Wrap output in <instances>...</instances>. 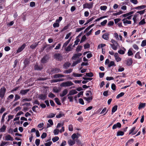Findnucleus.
I'll return each mask as SVG.
<instances>
[{
	"instance_id": "nucleus-45",
	"label": "nucleus",
	"mask_w": 146,
	"mask_h": 146,
	"mask_svg": "<svg viewBox=\"0 0 146 146\" xmlns=\"http://www.w3.org/2000/svg\"><path fill=\"white\" fill-rule=\"evenodd\" d=\"M115 64L114 62L113 61H111L109 64L108 65V66L109 67L112 66H115Z\"/></svg>"
},
{
	"instance_id": "nucleus-33",
	"label": "nucleus",
	"mask_w": 146,
	"mask_h": 146,
	"mask_svg": "<svg viewBox=\"0 0 146 146\" xmlns=\"http://www.w3.org/2000/svg\"><path fill=\"white\" fill-rule=\"evenodd\" d=\"M38 43L36 42L33 43L30 46V47L32 49H34L35 48L36 46L38 45Z\"/></svg>"
},
{
	"instance_id": "nucleus-36",
	"label": "nucleus",
	"mask_w": 146,
	"mask_h": 146,
	"mask_svg": "<svg viewBox=\"0 0 146 146\" xmlns=\"http://www.w3.org/2000/svg\"><path fill=\"white\" fill-rule=\"evenodd\" d=\"M124 95V93L123 92H121L116 97V99H119L120 98L123 96Z\"/></svg>"
},
{
	"instance_id": "nucleus-53",
	"label": "nucleus",
	"mask_w": 146,
	"mask_h": 146,
	"mask_svg": "<svg viewBox=\"0 0 146 146\" xmlns=\"http://www.w3.org/2000/svg\"><path fill=\"white\" fill-rule=\"evenodd\" d=\"M14 117V115H9L8 116V119L7 120V121L8 122L9 121L12 119Z\"/></svg>"
},
{
	"instance_id": "nucleus-16",
	"label": "nucleus",
	"mask_w": 146,
	"mask_h": 146,
	"mask_svg": "<svg viewBox=\"0 0 146 146\" xmlns=\"http://www.w3.org/2000/svg\"><path fill=\"white\" fill-rule=\"evenodd\" d=\"M65 76L64 75L58 74L54 75L53 76L54 78H62L64 77Z\"/></svg>"
},
{
	"instance_id": "nucleus-18",
	"label": "nucleus",
	"mask_w": 146,
	"mask_h": 146,
	"mask_svg": "<svg viewBox=\"0 0 146 146\" xmlns=\"http://www.w3.org/2000/svg\"><path fill=\"white\" fill-rule=\"evenodd\" d=\"M133 62V61L132 60V59L131 58H128L126 60V64L128 66H129L131 65Z\"/></svg>"
},
{
	"instance_id": "nucleus-24",
	"label": "nucleus",
	"mask_w": 146,
	"mask_h": 146,
	"mask_svg": "<svg viewBox=\"0 0 146 146\" xmlns=\"http://www.w3.org/2000/svg\"><path fill=\"white\" fill-rule=\"evenodd\" d=\"M133 13V11H131L126 14L122 15V16L123 17H125L129 16L131 15Z\"/></svg>"
},
{
	"instance_id": "nucleus-5",
	"label": "nucleus",
	"mask_w": 146,
	"mask_h": 146,
	"mask_svg": "<svg viewBox=\"0 0 146 146\" xmlns=\"http://www.w3.org/2000/svg\"><path fill=\"white\" fill-rule=\"evenodd\" d=\"M49 58V56L48 55H46L44 56L41 60V62L42 63H46Z\"/></svg>"
},
{
	"instance_id": "nucleus-61",
	"label": "nucleus",
	"mask_w": 146,
	"mask_h": 146,
	"mask_svg": "<svg viewBox=\"0 0 146 146\" xmlns=\"http://www.w3.org/2000/svg\"><path fill=\"white\" fill-rule=\"evenodd\" d=\"M127 54L129 56H130L133 55L132 52L130 49L128 50L127 52Z\"/></svg>"
},
{
	"instance_id": "nucleus-28",
	"label": "nucleus",
	"mask_w": 146,
	"mask_h": 146,
	"mask_svg": "<svg viewBox=\"0 0 146 146\" xmlns=\"http://www.w3.org/2000/svg\"><path fill=\"white\" fill-rule=\"evenodd\" d=\"M146 104L145 103H141L139 105L138 109H140L142 108H144Z\"/></svg>"
},
{
	"instance_id": "nucleus-17",
	"label": "nucleus",
	"mask_w": 146,
	"mask_h": 146,
	"mask_svg": "<svg viewBox=\"0 0 146 146\" xmlns=\"http://www.w3.org/2000/svg\"><path fill=\"white\" fill-rule=\"evenodd\" d=\"M65 80L64 78H60L56 79H53L51 80V82L54 83L59 82L63 81Z\"/></svg>"
},
{
	"instance_id": "nucleus-6",
	"label": "nucleus",
	"mask_w": 146,
	"mask_h": 146,
	"mask_svg": "<svg viewBox=\"0 0 146 146\" xmlns=\"http://www.w3.org/2000/svg\"><path fill=\"white\" fill-rule=\"evenodd\" d=\"M68 143L70 146L73 145L75 143V140L70 139L68 141Z\"/></svg>"
},
{
	"instance_id": "nucleus-1",
	"label": "nucleus",
	"mask_w": 146,
	"mask_h": 146,
	"mask_svg": "<svg viewBox=\"0 0 146 146\" xmlns=\"http://www.w3.org/2000/svg\"><path fill=\"white\" fill-rule=\"evenodd\" d=\"M74 84L71 81H68L62 82L60 84V86L61 87H66L72 86Z\"/></svg>"
},
{
	"instance_id": "nucleus-31",
	"label": "nucleus",
	"mask_w": 146,
	"mask_h": 146,
	"mask_svg": "<svg viewBox=\"0 0 146 146\" xmlns=\"http://www.w3.org/2000/svg\"><path fill=\"white\" fill-rule=\"evenodd\" d=\"M71 37L70 39H69L68 40H67L64 43L63 46V48L65 47L68 44V43L70 41V40L71 39Z\"/></svg>"
},
{
	"instance_id": "nucleus-54",
	"label": "nucleus",
	"mask_w": 146,
	"mask_h": 146,
	"mask_svg": "<svg viewBox=\"0 0 146 146\" xmlns=\"http://www.w3.org/2000/svg\"><path fill=\"white\" fill-rule=\"evenodd\" d=\"M107 8V7L106 6H101L100 7V9L101 10L105 11Z\"/></svg>"
},
{
	"instance_id": "nucleus-47",
	"label": "nucleus",
	"mask_w": 146,
	"mask_h": 146,
	"mask_svg": "<svg viewBox=\"0 0 146 146\" xmlns=\"http://www.w3.org/2000/svg\"><path fill=\"white\" fill-rule=\"evenodd\" d=\"M146 23L145 21V19H143L139 23V25H142L145 24Z\"/></svg>"
},
{
	"instance_id": "nucleus-23",
	"label": "nucleus",
	"mask_w": 146,
	"mask_h": 146,
	"mask_svg": "<svg viewBox=\"0 0 146 146\" xmlns=\"http://www.w3.org/2000/svg\"><path fill=\"white\" fill-rule=\"evenodd\" d=\"M34 68L35 70H40L42 68V65L38 66L37 65H36L35 66Z\"/></svg>"
},
{
	"instance_id": "nucleus-2",
	"label": "nucleus",
	"mask_w": 146,
	"mask_h": 146,
	"mask_svg": "<svg viewBox=\"0 0 146 146\" xmlns=\"http://www.w3.org/2000/svg\"><path fill=\"white\" fill-rule=\"evenodd\" d=\"M6 91V89L4 86L0 89V98L2 99L4 97Z\"/></svg>"
},
{
	"instance_id": "nucleus-56",
	"label": "nucleus",
	"mask_w": 146,
	"mask_h": 146,
	"mask_svg": "<svg viewBox=\"0 0 146 146\" xmlns=\"http://www.w3.org/2000/svg\"><path fill=\"white\" fill-rule=\"evenodd\" d=\"M86 76L88 77H92L93 76V74L92 72L86 73Z\"/></svg>"
},
{
	"instance_id": "nucleus-42",
	"label": "nucleus",
	"mask_w": 146,
	"mask_h": 146,
	"mask_svg": "<svg viewBox=\"0 0 146 146\" xmlns=\"http://www.w3.org/2000/svg\"><path fill=\"white\" fill-rule=\"evenodd\" d=\"M135 57L138 59H140L141 58L140 55V53L139 52H137L135 56Z\"/></svg>"
},
{
	"instance_id": "nucleus-12",
	"label": "nucleus",
	"mask_w": 146,
	"mask_h": 146,
	"mask_svg": "<svg viewBox=\"0 0 146 146\" xmlns=\"http://www.w3.org/2000/svg\"><path fill=\"white\" fill-rule=\"evenodd\" d=\"M110 45L112 48V49L114 50H116L117 49L118 46H119L118 43L117 44H110Z\"/></svg>"
},
{
	"instance_id": "nucleus-13",
	"label": "nucleus",
	"mask_w": 146,
	"mask_h": 146,
	"mask_svg": "<svg viewBox=\"0 0 146 146\" xmlns=\"http://www.w3.org/2000/svg\"><path fill=\"white\" fill-rule=\"evenodd\" d=\"M46 95L44 94H40L39 96L38 97V98L42 100H44L46 99Z\"/></svg>"
},
{
	"instance_id": "nucleus-48",
	"label": "nucleus",
	"mask_w": 146,
	"mask_h": 146,
	"mask_svg": "<svg viewBox=\"0 0 146 146\" xmlns=\"http://www.w3.org/2000/svg\"><path fill=\"white\" fill-rule=\"evenodd\" d=\"M72 69H70L68 70H66L64 72V73L65 74L70 73L72 72Z\"/></svg>"
},
{
	"instance_id": "nucleus-19",
	"label": "nucleus",
	"mask_w": 146,
	"mask_h": 146,
	"mask_svg": "<svg viewBox=\"0 0 146 146\" xmlns=\"http://www.w3.org/2000/svg\"><path fill=\"white\" fill-rule=\"evenodd\" d=\"M146 7V6L145 5H142L135 7L134 9H137L140 10L141 9H144Z\"/></svg>"
},
{
	"instance_id": "nucleus-3",
	"label": "nucleus",
	"mask_w": 146,
	"mask_h": 146,
	"mask_svg": "<svg viewBox=\"0 0 146 146\" xmlns=\"http://www.w3.org/2000/svg\"><path fill=\"white\" fill-rule=\"evenodd\" d=\"M93 3L92 2H90L89 3H86L83 5V8L91 9L93 7Z\"/></svg>"
},
{
	"instance_id": "nucleus-14",
	"label": "nucleus",
	"mask_w": 146,
	"mask_h": 146,
	"mask_svg": "<svg viewBox=\"0 0 146 146\" xmlns=\"http://www.w3.org/2000/svg\"><path fill=\"white\" fill-rule=\"evenodd\" d=\"M29 89L27 90H21L20 94L22 95L23 96L25 95L29 91Z\"/></svg>"
},
{
	"instance_id": "nucleus-50",
	"label": "nucleus",
	"mask_w": 146,
	"mask_h": 146,
	"mask_svg": "<svg viewBox=\"0 0 146 146\" xmlns=\"http://www.w3.org/2000/svg\"><path fill=\"white\" fill-rule=\"evenodd\" d=\"M125 51H124L123 50L120 49L119 50H118V52L119 53L121 54H123L125 53V49H124Z\"/></svg>"
},
{
	"instance_id": "nucleus-9",
	"label": "nucleus",
	"mask_w": 146,
	"mask_h": 146,
	"mask_svg": "<svg viewBox=\"0 0 146 146\" xmlns=\"http://www.w3.org/2000/svg\"><path fill=\"white\" fill-rule=\"evenodd\" d=\"M68 91L67 89H64L62 92L60 94V96L61 97H63L65 96L68 93Z\"/></svg>"
},
{
	"instance_id": "nucleus-58",
	"label": "nucleus",
	"mask_w": 146,
	"mask_h": 146,
	"mask_svg": "<svg viewBox=\"0 0 146 146\" xmlns=\"http://www.w3.org/2000/svg\"><path fill=\"white\" fill-rule=\"evenodd\" d=\"M54 72L57 73L61 72V71L59 69L55 68L53 70Z\"/></svg>"
},
{
	"instance_id": "nucleus-25",
	"label": "nucleus",
	"mask_w": 146,
	"mask_h": 146,
	"mask_svg": "<svg viewBox=\"0 0 146 146\" xmlns=\"http://www.w3.org/2000/svg\"><path fill=\"white\" fill-rule=\"evenodd\" d=\"M82 74H80L76 73L73 72L72 73V75L75 77H79L82 76Z\"/></svg>"
},
{
	"instance_id": "nucleus-10",
	"label": "nucleus",
	"mask_w": 146,
	"mask_h": 146,
	"mask_svg": "<svg viewBox=\"0 0 146 146\" xmlns=\"http://www.w3.org/2000/svg\"><path fill=\"white\" fill-rule=\"evenodd\" d=\"M125 25H126L127 24H130L131 23V21H128L127 20V19H124L122 20Z\"/></svg>"
},
{
	"instance_id": "nucleus-41",
	"label": "nucleus",
	"mask_w": 146,
	"mask_h": 146,
	"mask_svg": "<svg viewBox=\"0 0 146 146\" xmlns=\"http://www.w3.org/2000/svg\"><path fill=\"white\" fill-rule=\"evenodd\" d=\"M72 49V45H69V46L65 48L66 51L68 52L71 51Z\"/></svg>"
},
{
	"instance_id": "nucleus-43",
	"label": "nucleus",
	"mask_w": 146,
	"mask_h": 146,
	"mask_svg": "<svg viewBox=\"0 0 146 146\" xmlns=\"http://www.w3.org/2000/svg\"><path fill=\"white\" fill-rule=\"evenodd\" d=\"M124 134V133L122 131H118L117 132V136H122Z\"/></svg>"
},
{
	"instance_id": "nucleus-44",
	"label": "nucleus",
	"mask_w": 146,
	"mask_h": 146,
	"mask_svg": "<svg viewBox=\"0 0 146 146\" xmlns=\"http://www.w3.org/2000/svg\"><path fill=\"white\" fill-rule=\"evenodd\" d=\"M145 10H143L138 11L136 13H138L140 15H142L145 13Z\"/></svg>"
},
{
	"instance_id": "nucleus-22",
	"label": "nucleus",
	"mask_w": 146,
	"mask_h": 146,
	"mask_svg": "<svg viewBox=\"0 0 146 146\" xmlns=\"http://www.w3.org/2000/svg\"><path fill=\"white\" fill-rule=\"evenodd\" d=\"M5 140L7 141H12L13 140V138L10 135H6L5 137Z\"/></svg>"
},
{
	"instance_id": "nucleus-4",
	"label": "nucleus",
	"mask_w": 146,
	"mask_h": 146,
	"mask_svg": "<svg viewBox=\"0 0 146 146\" xmlns=\"http://www.w3.org/2000/svg\"><path fill=\"white\" fill-rule=\"evenodd\" d=\"M54 57L58 60H61L62 58V56L61 54L55 53L54 55Z\"/></svg>"
},
{
	"instance_id": "nucleus-29",
	"label": "nucleus",
	"mask_w": 146,
	"mask_h": 146,
	"mask_svg": "<svg viewBox=\"0 0 146 146\" xmlns=\"http://www.w3.org/2000/svg\"><path fill=\"white\" fill-rule=\"evenodd\" d=\"M71 64L69 62H67L64 64L63 68H67L69 67L70 65Z\"/></svg>"
},
{
	"instance_id": "nucleus-38",
	"label": "nucleus",
	"mask_w": 146,
	"mask_h": 146,
	"mask_svg": "<svg viewBox=\"0 0 146 146\" xmlns=\"http://www.w3.org/2000/svg\"><path fill=\"white\" fill-rule=\"evenodd\" d=\"M55 114L53 113H50L49 115H47L46 117L48 118H51L54 117L55 116Z\"/></svg>"
},
{
	"instance_id": "nucleus-34",
	"label": "nucleus",
	"mask_w": 146,
	"mask_h": 146,
	"mask_svg": "<svg viewBox=\"0 0 146 146\" xmlns=\"http://www.w3.org/2000/svg\"><path fill=\"white\" fill-rule=\"evenodd\" d=\"M85 28V27H81L77 28L76 29V32H79L84 29Z\"/></svg>"
},
{
	"instance_id": "nucleus-20",
	"label": "nucleus",
	"mask_w": 146,
	"mask_h": 146,
	"mask_svg": "<svg viewBox=\"0 0 146 146\" xmlns=\"http://www.w3.org/2000/svg\"><path fill=\"white\" fill-rule=\"evenodd\" d=\"M134 141V140L133 139H131L128 140L126 142L125 144L126 146H128L130 144H131Z\"/></svg>"
},
{
	"instance_id": "nucleus-62",
	"label": "nucleus",
	"mask_w": 146,
	"mask_h": 146,
	"mask_svg": "<svg viewBox=\"0 0 146 146\" xmlns=\"http://www.w3.org/2000/svg\"><path fill=\"white\" fill-rule=\"evenodd\" d=\"M29 59H25L24 62V63L25 65H26L29 64Z\"/></svg>"
},
{
	"instance_id": "nucleus-37",
	"label": "nucleus",
	"mask_w": 146,
	"mask_h": 146,
	"mask_svg": "<svg viewBox=\"0 0 146 146\" xmlns=\"http://www.w3.org/2000/svg\"><path fill=\"white\" fill-rule=\"evenodd\" d=\"M92 97L91 96L88 98H85L84 99L88 102L89 103L92 100Z\"/></svg>"
},
{
	"instance_id": "nucleus-7",
	"label": "nucleus",
	"mask_w": 146,
	"mask_h": 146,
	"mask_svg": "<svg viewBox=\"0 0 146 146\" xmlns=\"http://www.w3.org/2000/svg\"><path fill=\"white\" fill-rule=\"evenodd\" d=\"M26 45L25 44H23L19 48L17 51V53H19L21 52L25 47Z\"/></svg>"
},
{
	"instance_id": "nucleus-52",
	"label": "nucleus",
	"mask_w": 146,
	"mask_h": 146,
	"mask_svg": "<svg viewBox=\"0 0 146 146\" xmlns=\"http://www.w3.org/2000/svg\"><path fill=\"white\" fill-rule=\"evenodd\" d=\"M20 98V96L18 94H16L15 96V98L14 101H16Z\"/></svg>"
},
{
	"instance_id": "nucleus-11",
	"label": "nucleus",
	"mask_w": 146,
	"mask_h": 146,
	"mask_svg": "<svg viewBox=\"0 0 146 146\" xmlns=\"http://www.w3.org/2000/svg\"><path fill=\"white\" fill-rule=\"evenodd\" d=\"M114 57L115 59L117 62H119L121 61V59L118 56V54L117 53H116L114 54Z\"/></svg>"
},
{
	"instance_id": "nucleus-26",
	"label": "nucleus",
	"mask_w": 146,
	"mask_h": 146,
	"mask_svg": "<svg viewBox=\"0 0 146 146\" xmlns=\"http://www.w3.org/2000/svg\"><path fill=\"white\" fill-rule=\"evenodd\" d=\"M81 60L82 59L81 58L78 59L76 61H75V62H74L73 63V64L72 65V66H75L76 64L80 62H81Z\"/></svg>"
},
{
	"instance_id": "nucleus-40",
	"label": "nucleus",
	"mask_w": 146,
	"mask_h": 146,
	"mask_svg": "<svg viewBox=\"0 0 146 146\" xmlns=\"http://www.w3.org/2000/svg\"><path fill=\"white\" fill-rule=\"evenodd\" d=\"M59 139V138L58 136H55L52 139V140L53 142H55L56 141H58Z\"/></svg>"
},
{
	"instance_id": "nucleus-63",
	"label": "nucleus",
	"mask_w": 146,
	"mask_h": 146,
	"mask_svg": "<svg viewBox=\"0 0 146 146\" xmlns=\"http://www.w3.org/2000/svg\"><path fill=\"white\" fill-rule=\"evenodd\" d=\"M47 135V134L46 133H43L41 136V138L42 139L45 138Z\"/></svg>"
},
{
	"instance_id": "nucleus-21",
	"label": "nucleus",
	"mask_w": 146,
	"mask_h": 146,
	"mask_svg": "<svg viewBox=\"0 0 146 146\" xmlns=\"http://www.w3.org/2000/svg\"><path fill=\"white\" fill-rule=\"evenodd\" d=\"M77 93V92L76 91V90H72L69 92L68 96L69 95H72L76 94Z\"/></svg>"
},
{
	"instance_id": "nucleus-35",
	"label": "nucleus",
	"mask_w": 146,
	"mask_h": 146,
	"mask_svg": "<svg viewBox=\"0 0 146 146\" xmlns=\"http://www.w3.org/2000/svg\"><path fill=\"white\" fill-rule=\"evenodd\" d=\"M136 129L135 127H133L131 129L129 130V135L132 134L133 132Z\"/></svg>"
},
{
	"instance_id": "nucleus-55",
	"label": "nucleus",
	"mask_w": 146,
	"mask_h": 146,
	"mask_svg": "<svg viewBox=\"0 0 146 146\" xmlns=\"http://www.w3.org/2000/svg\"><path fill=\"white\" fill-rule=\"evenodd\" d=\"M60 25L59 23H55L53 25V26L54 28H56V27H58Z\"/></svg>"
},
{
	"instance_id": "nucleus-51",
	"label": "nucleus",
	"mask_w": 146,
	"mask_h": 146,
	"mask_svg": "<svg viewBox=\"0 0 146 146\" xmlns=\"http://www.w3.org/2000/svg\"><path fill=\"white\" fill-rule=\"evenodd\" d=\"M55 102L58 105H60L61 103L59 101V99L58 98H56L54 99Z\"/></svg>"
},
{
	"instance_id": "nucleus-59",
	"label": "nucleus",
	"mask_w": 146,
	"mask_h": 146,
	"mask_svg": "<svg viewBox=\"0 0 146 146\" xmlns=\"http://www.w3.org/2000/svg\"><path fill=\"white\" fill-rule=\"evenodd\" d=\"M36 145L37 146H38L40 143V140L38 139H37L35 140V142Z\"/></svg>"
},
{
	"instance_id": "nucleus-60",
	"label": "nucleus",
	"mask_w": 146,
	"mask_h": 146,
	"mask_svg": "<svg viewBox=\"0 0 146 146\" xmlns=\"http://www.w3.org/2000/svg\"><path fill=\"white\" fill-rule=\"evenodd\" d=\"M141 45L143 47L146 45V40H143L142 41Z\"/></svg>"
},
{
	"instance_id": "nucleus-46",
	"label": "nucleus",
	"mask_w": 146,
	"mask_h": 146,
	"mask_svg": "<svg viewBox=\"0 0 146 146\" xmlns=\"http://www.w3.org/2000/svg\"><path fill=\"white\" fill-rule=\"evenodd\" d=\"M59 132L60 131L58 129H56L54 130L53 133L54 135H57L58 134Z\"/></svg>"
},
{
	"instance_id": "nucleus-64",
	"label": "nucleus",
	"mask_w": 146,
	"mask_h": 146,
	"mask_svg": "<svg viewBox=\"0 0 146 146\" xmlns=\"http://www.w3.org/2000/svg\"><path fill=\"white\" fill-rule=\"evenodd\" d=\"M52 143V141H50L45 143L44 145L45 146H50Z\"/></svg>"
},
{
	"instance_id": "nucleus-8",
	"label": "nucleus",
	"mask_w": 146,
	"mask_h": 146,
	"mask_svg": "<svg viewBox=\"0 0 146 146\" xmlns=\"http://www.w3.org/2000/svg\"><path fill=\"white\" fill-rule=\"evenodd\" d=\"M121 127V124L119 123L118 122L116 124H114L112 127V129H114L117 128H120Z\"/></svg>"
},
{
	"instance_id": "nucleus-32",
	"label": "nucleus",
	"mask_w": 146,
	"mask_h": 146,
	"mask_svg": "<svg viewBox=\"0 0 146 146\" xmlns=\"http://www.w3.org/2000/svg\"><path fill=\"white\" fill-rule=\"evenodd\" d=\"M117 105L113 107L111 110L112 114L117 110Z\"/></svg>"
},
{
	"instance_id": "nucleus-49",
	"label": "nucleus",
	"mask_w": 146,
	"mask_h": 146,
	"mask_svg": "<svg viewBox=\"0 0 146 146\" xmlns=\"http://www.w3.org/2000/svg\"><path fill=\"white\" fill-rule=\"evenodd\" d=\"M64 114L63 113H62L61 112H60L59 114L56 115V117L59 118L61 117L62 116H64Z\"/></svg>"
},
{
	"instance_id": "nucleus-57",
	"label": "nucleus",
	"mask_w": 146,
	"mask_h": 146,
	"mask_svg": "<svg viewBox=\"0 0 146 146\" xmlns=\"http://www.w3.org/2000/svg\"><path fill=\"white\" fill-rule=\"evenodd\" d=\"M31 98H25L23 99L22 100V102H24V101H30L31 100Z\"/></svg>"
},
{
	"instance_id": "nucleus-39",
	"label": "nucleus",
	"mask_w": 146,
	"mask_h": 146,
	"mask_svg": "<svg viewBox=\"0 0 146 146\" xmlns=\"http://www.w3.org/2000/svg\"><path fill=\"white\" fill-rule=\"evenodd\" d=\"M6 129V126L3 125L2 127L0 129V132H4Z\"/></svg>"
},
{
	"instance_id": "nucleus-15",
	"label": "nucleus",
	"mask_w": 146,
	"mask_h": 146,
	"mask_svg": "<svg viewBox=\"0 0 146 146\" xmlns=\"http://www.w3.org/2000/svg\"><path fill=\"white\" fill-rule=\"evenodd\" d=\"M109 35L108 33H106L102 35V37L104 39L108 40L109 38Z\"/></svg>"
},
{
	"instance_id": "nucleus-30",
	"label": "nucleus",
	"mask_w": 146,
	"mask_h": 146,
	"mask_svg": "<svg viewBox=\"0 0 146 146\" xmlns=\"http://www.w3.org/2000/svg\"><path fill=\"white\" fill-rule=\"evenodd\" d=\"M7 114V112H5L4 113V114L2 116V117L1 122V123H3L5 121V118L6 116V115Z\"/></svg>"
},
{
	"instance_id": "nucleus-27",
	"label": "nucleus",
	"mask_w": 146,
	"mask_h": 146,
	"mask_svg": "<svg viewBox=\"0 0 146 146\" xmlns=\"http://www.w3.org/2000/svg\"><path fill=\"white\" fill-rule=\"evenodd\" d=\"M71 137L72 139L73 140H76L78 139V135H77L76 133H74L72 135Z\"/></svg>"
}]
</instances>
